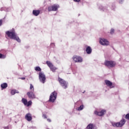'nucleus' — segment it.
Segmentation results:
<instances>
[{
	"mask_svg": "<svg viewBox=\"0 0 129 129\" xmlns=\"http://www.w3.org/2000/svg\"><path fill=\"white\" fill-rule=\"evenodd\" d=\"M6 34L10 39H12L13 40H16V41L18 42V43H21V39H20L19 36H18V35L15 31L14 29H13L11 31H6Z\"/></svg>",
	"mask_w": 129,
	"mask_h": 129,
	"instance_id": "1",
	"label": "nucleus"
},
{
	"mask_svg": "<svg viewBox=\"0 0 129 129\" xmlns=\"http://www.w3.org/2000/svg\"><path fill=\"white\" fill-rule=\"evenodd\" d=\"M58 81H59L61 86H62V88H64V89H66V88L68 87V82L65 81V80L58 78Z\"/></svg>",
	"mask_w": 129,
	"mask_h": 129,
	"instance_id": "2",
	"label": "nucleus"
},
{
	"mask_svg": "<svg viewBox=\"0 0 129 129\" xmlns=\"http://www.w3.org/2000/svg\"><path fill=\"white\" fill-rule=\"evenodd\" d=\"M59 8L60 6H59V5L54 4L52 6L48 7V12H56V11H58V9Z\"/></svg>",
	"mask_w": 129,
	"mask_h": 129,
	"instance_id": "3",
	"label": "nucleus"
},
{
	"mask_svg": "<svg viewBox=\"0 0 129 129\" xmlns=\"http://www.w3.org/2000/svg\"><path fill=\"white\" fill-rule=\"evenodd\" d=\"M56 98H57V92L54 91L50 94L49 100V102H54L56 100Z\"/></svg>",
	"mask_w": 129,
	"mask_h": 129,
	"instance_id": "4",
	"label": "nucleus"
},
{
	"mask_svg": "<svg viewBox=\"0 0 129 129\" xmlns=\"http://www.w3.org/2000/svg\"><path fill=\"white\" fill-rule=\"evenodd\" d=\"M124 123H125V120L122 119L120 122L112 123V125L113 126H117V127H121Z\"/></svg>",
	"mask_w": 129,
	"mask_h": 129,
	"instance_id": "5",
	"label": "nucleus"
},
{
	"mask_svg": "<svg viewBox=\"0 0 129 129\" xmlns=\"http://www.w3.org/2000/svg\"><path fill=\"white\" fill-rule=\"evenodd\" d=\"M39 79L41 83L44 84L46 81V75L43 73L40 72L39 74Z\"/></svg>",
	"mask_w": 129,
	"mask_h": 129,
	"instance_id": "6",
	"label": "nucleus"
},
{
	"mask_svg": "<svg viewBox=\"0 0 129 129\" xmlns=\"http://www.w3.org/2000/svg\"><path fill=\"white\" fill-rule=\"evenodd\" d=\"M105 66L110 68H112L115 66V62L112 61H106L104 62Z\"/></svg>",
	"mask_w": 129,
	"mask_h": 129,
	"instance_id": "7",
	"label": "nucleus"
},
{
	"mask_svg": "<svg viewBox=\"0 0 129 129\" xmlns=\"http://www.w3.org/2000/svg\"><path fill=\"white\" fill-rule=\"evenodd\" d=\"M99 43L103 46H108L109 45V42L104 38H101L99 40Z\"/></svg>",
	"mask_w": 129,
	"mask_h": 129,
	"instance_id": "8",
	"label": "nucleus"
},
{
	"mask_svg": "<svg viewBox=\"0 0 129 129\" xmlns=\"http://www.w3.org/2000/svg\"><path fill=\"white\" fill-rule=\"evenodd\" d=\"M73 59L75 62H78V63H81L82 61H83V59H82V57L79 56L77 55H74L73 57Z\"/></svg>",
	"mask_w": 129,
	"mask_h": 129,
	"instance_id": "9",
	"label": "nucleus"
},
{
	"mask_svg": "<svg viewBox=\"0 0 129 129\" xmlns=\"http://www.w3.org/2000/svg\"><path fill=\"white\" fill-rule=\"evenodd\" d=\"M46 64L48 65V66L49 67L50 70H51V71H52V72H55V71H56V70H57V68L56 67H54V66H53V64H52V63H51V62H50L49 61H47Z\"/></svg>",
	"mask_w": 129,
	"mask_h": 129,
	"instance_id": "10",
	"label": "nucleus"
},
{
	"mask_svg": "<svg viewBox=\"0 0 129 129\" xmlns=\"http://www.w3.org/2000/svg\"><path fill=\"white\" fill-rule=\"evenodd\" d=\"M27 95L30 99H34V98H36V96L34 93V91H31L27 92Z\"/></svg>",
	"mask_w": 129,
	"mask_h": 129,
	"instance_id": "11",
	"label": "nucleus"
},
{
	"mask_svg": "<svg viewBox=\"0 0 129 129\" xmlns=\"http://www.w3.org/2000/svg\"><path fill=\"white\" fill-rule=\"evenodd\" d=\"M105 83L106 85H107V86H108L110 88H113V87H114V85L112 84V83H111V82H110V81L106 80H105Z\"/></svg>",
	"mask_w": 129,
	"mask_h": 129,
	"instance_id": "12",
	"label": "nucleus"
},
{
	"mask_svg": "<svg viewBox=\"0 0 129 129\" xmlns=\"http://www.w3.org/2000/svg\"><path fill=\"white\" fill-rule=\"evenodd\" d=\"M95 114L98 115L99 116H102V115H104V113H105V110H102L101 111H95L94 112Z\"/></svg>",
	"mask_w": 129,
	"mask_h": 129,
	"instance_id": "13",
	"label": "nucleus"
},
{
	"mask_svg": "<svg viewBox=\"0 0 129 129\" xmlns=\"http://www.w3.org/2000/svg\"><path fill=\"white\" fill-rule=\"evenodd\" d=\"M25 119L27 120V121H31L32 119H33V117H32V114L31 113H28L25 115Z\"/></svg>",
	"mask_w": 129,
	"mask_h": 129,
	"instance_id": "14",
	"label": "nucleus"
},
{
	"mask_svg": "<svg viewBox=\"0 0 129 129\" xmlns=\"http://www.w3.org/2000/svg\"><path fill=\"white\" fill-rule=\"evenodd\" d=\"M86 52L87 54H90L92 52V49L90 46H87L86 49Z\"/></svg>",
	"mask_w": 129,
	"mask_h": 129,
	"instance_id": "15",
	"label": "nucleus"
},
{
	"mask_svg": "<svg viewBox=\"0 0 129 129\" xmlns=\"http://www.w3.org/2000/svg\"><path fill=\"white\" fill-rule=\"evenodd\" d=\"M33 15L37 17L40 15V10H33L32 12Z\"/></svg>",
	"mask_w": 129,
	"mask_h": 129,
	"instance_id": "16",
	"label": "nucleus"
},
{
	"mask_svg": "<svg viewBox=\"0 0 129 129\" xmlns=\"http://www.w3.org/2000/svg\"><path fill=\"white\" fill-rule=\"evenodd\" d=\"M11 93L12 95H15V93H19V91L15 89H13L11 90Z\"/></svg>",
	"mask_w": 129,
	"mask_h": 129,
	"instance_id": "17",
	"label": "nucleus"
},
{
	"mask_svg": "<svg viewBox=\"0 0 129 129\" xmlns=\"http://www.w3.org/2000/svg\"><path fill=\"white\" fill-rule=\"evenodd\" d=\"M1 87L2 89H5V88H7V87H8V84L5 83L1 84Z\"/></svg>",
	"mask_w": 129,
	"mask_h": 129,
	"instance_id": "18",
	"label": "nucleus"
},
{
	"mask_svg": "<svg viewBox=\"0 0 129 129\" xmlns=\"http://www.w3.org/2000/svg\"><path fill=\"white\" fill-rule=\"evenodd\" d=\"M84 108V106L83 105H81L79 107L77 108V110L80 111V110H82Z\"/></svg>",
	"mask_w": 129,
	"mask_h": 129,
	"instance_id": "19",
	"label": "nucleus"
},
{
	"mask_svg": "<svg viewBox=\"0 0 129 129\" xmlns=\"http://www.w3.org/2000/svg\"><path fill=\"white\" fill-rule=\"evenodd\" d=\"M22 102H23V103H24V105H27V103H28V101L27 100V99L25 98H22Z\"/></svg>",
	"mask_w": 129,
	"mask_h": 129,
	"instance_id": "20",
	"label": "nucleus"
},
{
	"mask_svg": "<svg viewBox=\"0 0 129 129\" xmlns=\"http://www.w3.org/2000/svg\"><path fill=\"white\" fill-rule=\"evenodd\" d=\"M87 128H88V129H93V124L90 123L87 126Z\"/></svg>",
	"mask_w": 129,
	"mask_h": 129,
	"instance_id": "21",
	"label": "nucleus"
},
{
	"mask_svg": "<svg viewBox=\"0 0 129 129\" xmlns=\"http://www.w3.org/2000/svg\"><path fill=\"white\" fill-rule=\"evenodd\" d=\"M6 57V55H4L2 53H0V59H5Z\"/></svg>",
	"mask_w": 129,
	"mask_h": 129,
	"instance_id": "22",
	"label": "nucleus"
},
{
	"mask_svg": "<svg viewBox=\"0 0 129 129\" xmlns=\"http://www.w3.org/2000/svg\"><path fill=\"white\" fill-rule=\"evenodd\" d=\"M35 71H41V68H40V67H36L35 68Z\"/></svg>",
	"mask_w": 129,
	"mask_h": 129,
	"instance_id": "23",
	"label": "nucleus"
},
{
	"mask_svg": "<svg viewBox=\"0 0 129 129\" xmlns=\"http://www.w3.org/2000/svg\"><path fill=\"white\" fill-rule=\"evenodd\" d=\"M32 105V101H29L27 103L26 106H30Z\"/></svg>",
	"mask_w": 129,
	"mask_h": 129,
	"instance_id": "24",
	"label": "nucleus"
},
{
	"mask_svg": "<svg viewBox=\"0 0 129 129\" xmlns=\"http://www.w3.org/2000/svg\"><path fill=\"white\" fill-rule=\"evenodd\" d=\"M0 11H5L6 12H8V9H7L6 7L2 8L0 10Z\"/></svg>",
	"mask_w": 129,
	"mask_h": 129,
	"instance_id": "25",
	"label": "nucleus"
},
{
	"mask_svg": "<svg viewBox=\"0 0 129 129\" xmlns=\"http://www.w3.org/2000/svg\"><path fill=\"white\" fill-rule=\"evenodd\" d=\"M110 34H111V35L114 34V29H111L110 31Z\"/></svg>",
	"mask_w": 129,
	"mask_h": 129,
	"instance_id": "26",
	"label": "nucleus"
},
{
	"mask_svg": "<svg viewBox=\"0 0 129 129\" xmlns=\"http://www.w3.org/2000/svg\"><path fill=\"white\" fill-rule=\"evenodd\" d=\"M30 89L31 90V91H34V86H32L31 84H30Z\"/></svg>",
	"mask_w": 129,
	"mask_h": 129,
	"instance_id": "27",
	"label": "nucleus"
},
{
	"mask_svg": "<svg viewBox=\"0 0 129 129\" xmlns=\"http://www.w3.org/2000/svg\"><path fill=\"white\" fill-rule=\"evenodd\" d=\"M125 118H126V119L129 120V114H126V115L125 116Z\"/></svg>",
	"mask_w": 129,
	"mask_h": 129,
	"instance_id": "28",
	"label": "nucleus"
},
{
	"mask_svg": "<svg viewBox=\"0 0 129 129\" xmlns=\"http://www.w3.org/2000/svg\"><path fill=\"white\" fill-rule=\"evenodd\" d=\"M42 117H43V118H47V116H46V114H43Z\"/></svg>",
	"mask_w": 129,
	"mask_h": 129,
	"instance_id": "29",
	"label": "nucleus"
},
{
	"mask_svg": "<svg viewBox=\"0 0 129 129\" xmlns=\"http://www.w3.org/2000/svg\"><path fill=\"white\" fill-rule=\"evenodd\" d=\"M81 0H74V2H75L76 3H79Z\"/></svg>",
	"mask_w": 129,
	"mask_h": 129,
	"instance_id": "30",
	"label": "nucleus"
},
{
	"mask_svg": "<svg viewBox=\"0 0 129 129\" xmlns=\"http://www.w3.org/2000/svg\"><path fill=\"white\" fill-rule=\"evenodd\" d=\"M99 9H100V10L101 11H104V10H103V7H102V6H101V8H100Z\"/></svg>",
	"mask_w": 129,
	"mask_h": 129,
	"instance_id": "31",
	"label": "nucleus"
},
{
	"mask_svg": "<svg viewBox=\"0 0 129 129\" xmlns=\"http://www.w3.org/2000/svg\"><path fill=\"white\" fill-rule=\"evenodd\" d=\"M3 25V21L2 20H0V26Z\"/></svg>",
	"mask_w": 129,
	"mask_h": 129,
	"instance_id": "32",
	"label": "nucleus"
},
{
	"mask_svg": "<svg viewBox=\"0 0 129 129\" xmlns=\"http://www.w3.org/2000/svg\"><path fill=\"white\" fill-rule=\"evenodd\" d=\"M20 79H21L22 80H25L26 78L25 77L20 78Z\"/></svg>",
	"mask_w": 129,
	"mask_h": 129,
	"instance_id": "33",
	"label": "nucleus"
},
{
	"mask_svg": "<svg viewBox=\"0 0 129 129\" xmlns=\"http://www.w3.org/2000/svg\"><path fill=\"white\" fill-rule=\"evenodd\" d=\"M122 3H123V0H120L119 1V3L120 4H122Z\"/></svg>",
	"mask_w": 129,
	"mask_h": 129,
	"instance_id": "34",
	"label": "nucleus"
},
{
	"mask_svg": "<svg viewBox=\"0 0 129 129\" xmlns=\"http://www.w3.org/2000/svg\"><path fill=\"white\" fill-rule=\"evenodd\" d=\"M47 121H48V122H51V119H47Z\"/></svg>",
	"mask_w": 129,
	"mask_h": 129,
	"instance_id": "35",
	"label": "nucleus"
},
{
	"mask_svg": "<svg viewBox=\"0 0 129 129\" xmlns=\"http://www.w3.org/2000/svg\"><path fill=\"white\" fill-rule=\"evenodd\" d=\"M51 46H55V44L54 43H51Z\"/></svg>",
	"mask_w": 129,
	"mask_h": 129,
	"instance_id": "36",
	"label": "nucleus"
},
{
	"mask_svg": "<svg viewBox=\"0 0 129 129\" xmlns=\"http://www.w3.org/2000/svg\"><path fill=\"white\" fill-rule=\"evenodd\" d=\"M4 128L5 129H9V127H8V126L4 127Z\"/></svg>",
	"mask_w": 129,
	"mask_h": 129,
	"instance_id": "37",
	"label": "nucleus"
},
{
	"mask_svg": "<svg viewBox=\"0 0 129 129\" xmlns=\"http://www.w3.org/2000/svg\"><path fill=\"white\" fill-rule=\"evenodd\" d=\"M114 8H115V6H113V10H114Z\"/></svg>",
	"mask_w": 129,
	"mask_h": 129,
	"instance_id": "38",
	"label": "nucleus"
}]
</instances>
